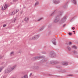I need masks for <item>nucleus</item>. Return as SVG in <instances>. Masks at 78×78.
I'll return each mask as SVG.
<instances>
[{
	"mask_svg": "<svg viewBox=\"0 0 78 78\" xmlns=\"http://www.w3.org/2000/svg\"><path fill=\"white\" fill-rule=\"evenodd\" d=\"M40 59L41 58H42V60L41 61V63L43 64H47V60L45 58V57L44 56H40L39 57Z\"/></svg>",
	"mask_w": 78,
	"mask_h": 78,
	"instance_id": "f257e3e1",
	"label": "nucleus"
},
{
	"mask_svg": "<svg viewBox=\"0 0 78 78\" xmlns=\"http://www.w3.org/2000/svg\"><path fill=\"white\" fill-rule=\"evenodd\" d=\"M16 66H14L9 69H6L5 70V73H9V72H11V71H12V70H14V69L16 68Z\"/></svg>",
	"mask_w": 78,
	"mask_h": 78,
	"instance_id": "f03ea898",
	"label": "nucleus"
},
{
	"mask_svg": "<svg viewBox=\"0 0 78 78\" xmlns=\"http://www.w3.org/2000/svg\"><path fill=\"white\" fill-rule=\"evenodd\" d=\"M67 19V16H65L63 18H62L60 21L59 23H63L66 21V20Z\"/></svg>",
	"mask_w": 78,
	"mask_h": 78,
	"instance_id": "7ed1b4c3",
	"label": "nucleus"
},
{
	"mask_svg": "<svg viewBox=\"0 0 78 78\" xmlns=\"http://www.w3.org/2000/svg\"><path fill=\"white\" fill-rule=\"evenodd\" d=\"M49 55L51 58H55L56 55L55 52L51 51L50 52Z\"/></svg>",
	"mask_w": 78,
	"mask_h": 78,
	"instance_id": "20e7f679",
	"label": "nucleus"
},
{
	"mask_svg": "<svg viewBox=\"0 0 78 78\" xmlns=\"http://www.w3.org/2000/svg\"><path fill=\"white\" fill-rule=\"evenodd\" d=\"M60 20V18L59 16H57L54 20V22L55 23H57L59 22Z\"/></svg>",
	"mask_w": 78,
	"mask_h": 78,
	"instance_id": "39448f33",
	"label": "nucleus"
},
{
	"mask_svg": "<svg viewBox=\"0 0 78 78\" xmlns=\"http://www.w3.org/2000/svg\"><path fill=\"white\" fill-rule=\"evenodd\" d=\"M8 6V4H5L2 6V10H5V9H6Z\"/></svg>",
	"mask_w": 78,
	"mask_h": 78,
	"instance_id": "423d86ee",
	"label": "nucleus"
},
{
	"mask_svg": "<svg viewBox=\"0 0 78 78\" xmlns=\"http://www.w3.org/2000/svg\"><path fill=\"white\" fill-rule=\"evenodd\" d=\"M52 42L54 45H56V39L55 38H54L52 40Z\"/></svg>",
	"mask_w": 78,
	"mask_h": 78,
	"instance_id": "0eeeda50",
	"label": "nucleus"
},
{
	"mask_svg": "<svg viewBox=\"0 0 78 78\" xmlns=\"http://www.w3.org/2000/svg\"><path fill=\"white\" fill-rule=\"evenodd\" d=\"M54 3L55 4H58L60 3V2L59 1H56V0H54Z\"/></svg>",
	"mask_w": 78,
	"mask_h": 78,
	"instance_id": "6e6552de",
	"label": "nucleus"
},
{
	"mask_svg": "<svg viewBox=\"0 0 78 78\" xmlns=\"http://www.w3.org/2000/svg\"><path fill=\"white\" fill-rule=\"evenodd\" d=\"M39 58V56H36L35 57H33L32 59L33 61H34L35 59H37Z\"/></svg>",
	"mask_w": 78,
	"mask_h": 78,
	"instance_id": "1a4fd4ad",
	"label": "nucleus"
},
{
	"mask_svg": "<svg viewBox=\"0 0 78 78\" xmlns=\"http://www.w3.org/2000/svg\"><path fill=\"white\" fill-rule=\"evenodd\" d=\"M72 3L74 5H77V2H76V0H72Z\"/></svg>",
	"mask_w": 78,
	"mask_h": 78,
	"instance_id": "9d476101",
	"label": "nucleus"
},
{
	"mask_svg": "<svg viewBox=\"0 0 78 78\" xmlns=\"http://www.w3.org/2000/svg\"><path fill=\"white\" fill-rule=\"evenodd\" d=\"M18 11H19V9H16L14 10L13 12L14 14H16V13H17Z\"/></svg>",
	"mask_w": 78,
	"mask_h": 78,
	"instance_id": "9b49d317",
	"label": "nucleus"
},
{
	"mask_svg": "<svg viewBox=\"0 0 78 78\" xmlns=\"http://www.w3.org/2000/svg\"><path fill=\"white\" fill-rule=\"evenodd\" d=\"M50 64H55V61L53 60L50 61Z\"/></svg>",
	"mask_w": 78,
	"mask_h": 78,
	"instance_id": "f8f14e48",
	"label": "nucleus"
},
{
	"mask_svg": "<svg viewBox=\"0 0 78 78\" xmlns=\"http://www.w3.org/2000/svg\"><path fill=\"white\" fill-rule=\"evenodd\" d=\"M36 36H34L32 38H31V39H30V40H36Z\"/></svg>",
	"mask_w": 78,
	"mask_h": 78,
	"instance_id": "ddd939ff",
	"label": "nucleus"
},
{
	"mask_svg": "<svg viewBox=\"0 0 78 78\" xmlns=\"http://www.w3.org/2000/svg\"><path fill=\"white\" fill-rule=\"evenodd\" d=\"M33 69H39V67L37 66H33Z\"/></svg>",
	"mask_w": 78,
	"mask_h": 78,
	"instance_id": "4468645a",
	"label": "nucleus"
},
{
	"mask_svg": "<svg viewBox=\"0 0 78 78\" xmlns=\"http://www.w3.org/2000/svg\"><path fill=\"white\" fill-rule=\"evenodd\" d=\"M62 13H63V11H59L58 12L59 16H61L62 14Z\"/></svg>",
	"mask_w": 78,
	"mask_h": 78,
	"instance_id": "2eb2a0df",
	"label": "nucleus"
},
{
	"mask_svg": "<svg viewBox=\"0 0 78 78\" xmlns=\"http://www.w3.org/2000/svg\"><path fill=\"white\" fill-rule=\"evenodd\" d=\"M62 64L65 66H67L68 65V63L67 62H64L62 63Z\"/></svg>",
	"mask_w": 78,
	"mask_h": 78,
	"instance_id": "dca6fc26",
	"label": "nucleus"
},
{
	"mask_svg": "<svg viewBox=\"0 0 78 78\" xmlns=\"http://www.w3.org/2000/svg\"><path fill=\"white\" fill-rule=\"evenodd\" d=\"M56 12H57V10H55L54 12H53L51 15V16H52L54 14H55V13H56Z\"/></svg>",
	"mask_w": 78,
	"mask_h": 78,
	"instance_id": "f3484780",
	"label": "nucleus"
},
{
	"mask_svg": "<svg viewBox=\"0 0 78 78\" xmlns=\"http://www.w3.org/2000/svg\"><path fill=\"white\" fill-rule=\"evenodd\" d=\"M76 16H75L73 17V18H72V19L70 21L72 22V21H73V20L75 19H76Z\"/></svg>",
	"mask_w": 78,
	"mask_h": 78,
	"instance_id": "a211bd4d",
	"label": "nucleus"
},
{
	"mask_svg": "<svg viewBox=\"0 0 78 78\" xmlns=\"http://www.w3.org/2000/svg\"><path fill=\"white\" fill-rule=\"evenodd\" d=\"M64 8H67V4H66L63 6Z\"/></svg>",
	"mask_w": 78,
	"mask_h": 78,
	"instance_id": "6ab92c4d",
	"label": "nucleus"
},
{
	"mask_svg": "<svg viewBox=\"0 0 78 78\" xmlns=\"http://www.w3.org/2000/svg\"><path fill=\"white\" fill-rule=\"evenodd\" d=\"M14 13L13 12H11L9 13L10 16H12V15H14Z\"/></svg>",
	"mask_w": 78,
	"mask_h": 78,
	"instance_id": "aec40b11",
	"label": "nucleus"
},
{
	"mask_svg": "<svg viewBox=\"0 0 78 78\" xmlns=\"http://www.w3.org/2000/svg\"><path fill=\"white\" fill-rule=\"evenodd\" d=\"M16 19L14 18L12 20V22H13V23L15 22V21H16Z\"/></svg>",
	"mask_w": 78,
	"mask_h": 78,
	"instance_id": "412c9836",
	"label": "nucleus"
},
{
	"mask_svg": "<svg viewBox=\"0 0 78 78\" xmlns=\"http://www.w3.org/2000/svg\"><path fill=\"white\" fill-rule=\"evenodd\" d=\"M44 28V27H41L40 29V31H42V30H43Z\"/></svg>",
	"mask_w": 78,
	"mask_h": 78,
	"instance_id": "4be33fe9",
	"label": "nucleus"
},
{
	"mask_svg": "<svg viewBox=\"0 0 78 78\" xmlns=\"http://www.w3.org/2000/svg\"><path fill=\"white\" fill-rule=\"evenodd\" d=\"M39 5V2H37L35 4L34 6H37V5Z\"/></svg>",
	"mask_w": 78,
	"mask_h": 78,
	"instance_id": "5701e85b",
	"label": "nucleus"
},
{
	"mask_svg": "<svg viewBox=\"0 0 78 78\" xmlns=\"http://www.w3.org/2000/svg\"><path fill=\"white\" fill-rule=\"evenodd\" d=\"M39 37V35H37L36 36V39H37Z\"/></svg>",
	"mask_w": 78,
	"mask_h": 78,
	"instance_id": "b1692460",
	"label": "nucleus"
},
{
	"mask_svg": "<svg viewBox=\"0 0 78 78\" xmlns=\"http://www.w3.org/2000/svg\"><path fill=\"white\" fill-rule=\"evenodd\" d=\"M72 48H74V49H76V46L75 45L73 46L72 47Z\"/></svg>",
	"mask_w": 78,
	"mask_h": 78,
	"instance_id": "393cba45",
	"label": "nucleus"
},
{
	"mask_svg": "<svg viewBox=\"0 0 78 78\" xmlns=\"http://www.w3.org/2000/svg\"><path fill=\"white\" fill-rule=\"evenodd\" d=\"M55 64H59V62H58V61H55Z\"/></svg>",
	"mask_w": 78,
	"mask_h": 78,
	"instance_id": "a878e982",
	"label": "nucleus"
},
{
	"mask_svg": "<svg viewBox=\"0 0 78 78\" xmlns=\"http://www.w3.org/2000/svg\"><path fill=\"white\" fill-rule=\"evenodd\" d=\"M26 21H27V20H28V18L27 17L25 18L24 19Z\"/></svg>",
	"mask_w": 78,
	"mask_h": 78,
	"instance_id": "bb28decb",
	"label": "nucleus"
},
{
	"mask_svg": "<svg viewBox=\"0 0 78 78\" xmlns=\"http://www.w3.org/2000/svg\"><path fill=\"white\" fill-rule=\"evenodd\" d=\"M67 48H68L69 51H70V50H71V48H70V47H67Z\"/></svg>",
	"mask_w": 78,
	"mask_h": 78,
	"instance_id": "cd10ccee",
	"label": "nucleus"
},
{
	"mask_svg": "<svg viewBox=\"0 0 78 78\" xmlns=\"http://www.w3.org/2000/svg\"><path fill=\"white\" fill-rule=\"evenodd\" d=\"M56 67L57 68H58V69H59V68H61V66H59V65H58L56 66Z\"/></svg>",
	"mask_w": 78,
	"mask_h": 78,
	"instance_id": "c85d7f7f",
	"label": "nucleus"
},
{
	"mask_svg": "<svg viewBox=\"0 0 78 78\" xmlns=\"http://www.w3.org/2000/svg\"><path fill=\"white\" fill-rule=\"evenodd\" d=\"M73 52L74 53H77V51H73Z\"/></svg>",
	"mask_w": 78,
	"mask_h": 78,
	"instance_id": "c756f323",
	"label": "nucleus"
},
{
	"mask_svg": "<svg viewBox=\"0 0 78 78\" xmlns=\"http://www.w3.org/2000/svg\"><path fill=\"white\" fill-rule=\"evenodd\" d=\"M69 34L70 35V36H72V34L70 32H69Z\"/></svg>",
	"mask_w": 78,
	"mask_h": 78,
	"instance_id": "7c9ffc66",
	"label": "nucleus"
},
{
	"mask_svg": "<svg viewBox=\"0 0 78 78\" xmlns=\"http://www.w3.org/2000/svg\"><path fill=\"white\" fill-rule=\"evenodd\" d=\"M72 44V42H69V45H71V44Z\"/></svg>",
	"mask_w": 78,
	"mask_h": 78,
	"instance_id": "2f4dec72",
	"label": "nucleus"
},
{
	"mask_svg": "<svg viewBox=\"0 0 78 78\" xmlns=\"http://www.w3.org/2000/svg\"><path fill=\"white\" fill-rule=\"evenodd\" d=\"M68 76H73V74H69V75H68Z\"/></svg>",
	"mask_w": 78,
	"mask_h": 78,
	"instance_id": "473e14b6",
	"label": "nucleus"
},
{
	"mask_svg": "<svg viewBox=\"0 0 78 78\" xmlns=\"http://www.w3.org/2000/svg\"><path fill=\"white\" fill-rule=\"evenodd\" d=\"M14 54V52H12L10 53V55L11 56V55H13Z\"/></svg>",
	"mask_w": 78,
	"mask_h": 78,
	"instance_id": "72a5a7b5",
	"label": "nucleus"
},
{
	"mask_svg": "<svg viewBox=\"0 0 78 78\" xmlns=\"http://www.w3.org/2000/svg\"><path fill=\"white\" fill-rule=\"evenodd\" d=\"M42 19H43V17L41 18H40L39 21H40V20H42Z\"/></svg>",
	"mask_w": 78,
	"mask_h": 78,
	"instance_id": "f704fd0d",
	"label": "nucleus"
},
{
	"mask_svg": "<svg viewBox=\"0 0 78 78\" xmlns=\"http://www.w3.org/2000/svg\"><path fill=\"white\" fill-rule=\"evenodd\" d=\"M2 67H0V72L2 71Z\"/></svg>",
	"mask_w": 78,
	"mask_h": 78,
	"instance_id": "c9c22d12",
	"label": "nucleus"
},
{
	"mask_svg": "<svg viewBox=\"0 0 78 78\" xmlns=\"http://www.w3.org/2000/svg\"><path fill=\"white\" fill-rule=\"evenodd\" d=\"M42 53H43V54H46V52H42Z\"/></svg>",
	"mask_w": 78,
	"mask_h": 78,
	"instance_id": "e433bc0d",
	"label": "nucleus"
},
{
	"mask_svg": "<svg viewBox=\"0 0 78 78\" xmlns=\"http://www.w3.org/2000/svg\"><path fill=\"white\" fill-rule=\"evenodd\" d=\"M6 24H4L3 25V27H6Z\"/></svg>",
	"mask_w": 78,
	"mask_h": 78,
	"instance_id": "4c0bfd02",
	"label": "nucleus"
},
{
	"mask_svg": "<svg viewBox=\"0 0 78 78\" xmlns=\"http://www.w3.org/2000/svg\"><path fill=\"white\" fill-rule=\"evenodd\" d=\"M31 75H32V73H30L29 76H31Z\"/></svg>",
	"mask_w": 78,
	"mask_h": 78,
	"instance_id": "58836bf2",
	"label": "nucleus"
},
{
	"mask_svg": "<svg viewBox=\"0 0 78 78\" xmlns=\"http://www.w3.org/2000/svg\"><path fill=\"white\" fill-rule=\"evenodd\" d=\"M73 32L74 33V34H75V31H73Z\"/></svg>",
	"mask_w": 78,
	"mask_h": 78,
	"instance_id": "ea45409f",
	"label": "nucleus"
},
{
	"mask_svg": "<svg viewBox=\"0 0 78 78\" xmlns=\"http://www.w3.org/2000/svg\"><path fill=\"white\" fill-rule=\"evenodd\" d=\"M75 27H73L72 28V29L73 30H74V29H75Z\"/></svg>",
	"mask_w": 78,
	"mask_h": 78,
	"instance_id": "a19ab883",
	"label": "nucleus"
},
{
	"mask_svg": "<svg viewBox=\"0 0 78 78\" xmlns=\"http://www.w3.org/2000/svg\"><path fill=\"white\" fill-rule=\"evenodd\" d=\"M18 1V0H14V2H16V1Z\"/></svg>",
	"mask_w": 78,
	"mask_h": 78,
	"instance_id": "79ce46f5",
	"label": "nucleus"
},
{
	"mask_svg": "<svg viewBox=\"0 0 78 78\" xmlns=\"http://www.w3.org/2000/svg\"><path fill=\"white\" fill-rule=\"evenodd\" d=\"M66 26V24H64L63 26V27H65Z\"/></svg>",
	"mask_w": 78,
	"mask_h": 78,
	"instance_id": "37998d69",
	"label": "nucleus"
},
{
	"mask_svg": "<svg viewBox=\"0 0 78 78\" xmlns=\"http://www.w3.org/2000/svg\"><path fill=\"white\" fill-rule=\"evenodd\" d=\"M2 58V56H1V55H0V59H1V58Z\"/></svg>",
	"mask_w": 78,
	"mask_h": 78,
	"instance_id": "c03bdc74",
	"label": "nucleus"
},
{
	"mask_svg": "<svg viewBox=\"0 0 78 78\" xmlns=\"http://www.w3.org/2000/svg\"><path fill=\"white\" fill-rule=\"evenodd\" d=\"M48 76H50V74H48Z\"/></svg>",
	"mask_w": 78,
	"mask_h": 78,
	"instance_id": "a18cd8bd",
	"label": "nucleus"
},
{
	"mask_svg": "<svg viewBox=\"0 0 78 78\" xmlns=\"http://www.w3.org/2000/svg\"><path fill=\"white\" fill-rule=\"evenodd\" d=\"M66 71H63V72H66Z\"/></svg>",
	"mask_w": 78,
	"mask_h": 78,
	"instance_id": "49530a36",
	"label": "nucleus"
},
{
	"mask_svg": "<svg viewBox=\"0 0 78 78\" xmlns=\"http://www.w3.org/2000/svg\"><path fill=\"white\" fill-rule=\"evenodd\" d=\"M38 20V21H39V20Z\"/></svg>",
	"mask_w": 78,
	"mask_h": 78,
	"instance_id": "de8ad7c7",
	"label": "nucleus"
}]
</instances>
